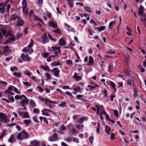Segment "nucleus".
Wrapping results in <instances>:
<instances>
[{"label":"nucleus","mask_w":146,"mask_h":146,"mask_svg":"<svg viewBox=\"0 0 146 146\" xmlns=\"http://www.w3.org/2000/svg\"><path fill=\"white\" fill-rule=\"evenodd\" d=\"M68 133L70 136H74L79 133V132L75 129L73 124H70L68 125Z\"/></svg>","instance_id":"1"},{"label":"nucleus","mask_w":146,"mask_h":146,"mask_svg":"<svg viewBox=\"0 0 146 146\" xmlns=\"http://www.w3.org/2000/svg\"><path fill=\"white\" fill-rule=\"evenodd\" d=\"M33 44V40L31 39L27 46L24 48L22 51L25 53L28 52L29 54H31L33 52V50L32 48Z\"/></svg>","instance_id":"2"},{"label":"nucleus","mask_w":146,"mask_h":146,"mask_svg":"<svg viewBox=\"0 0 146 146\" xmlns=\"http://www.w3.org/2000/svg\"><path fill=\"white\" fill-rule=\"evenodd\" d=\"M29 134L27 132L23 131L18 134L17 139L19 140L26 139L29 138Z\"/></svg>","instance_id":"3"},{"label":"nucleus","mask_w":146,"mask_h":146,"mask_svg":"<svg viewBox=\"0 0 146 146\" xmlns=\"http://www.w3.org/2000/svg\"><path fill=\"white\" fill-rule=\"evenodd\" d=\"M8 29V27H6L5 25H1L0 26V31L6 38H7L8 36H7V34L9 33Z\"/></svg>","instance_id":"4"},{"label":"nucleus","mask_w":146,"mask_h":146,"mask_svg":"<svg viewBox=\"0 0 146 146\" xmlns=\"http://www.w3.org/2000/svg\"><path fill=\"white\" fill-rule=\"evenodd\" d=\"M97 110L96 113L98 115L106 114V112L104 110V108L102 105L97 106Z\"/></svg>","instance_id":"5"},{"label":"nucleus","mask_w":146,"mask_h":146,"mask_svg":"<svg viewBox=\"0 0 146 146\" xmlns=\"http://www.w3.org/2000/svg\"><path fill=\"white\" fill-rule=\"evenodd\" d=\"M10 52V51L9 50V47L8 46H7L4 47L3 50H0V57L3 54L5 56L7 55Z\"/></svg>","instance_id":"6"},{"label":"nucleus","mask_w":146,"mask_h":146,"mask_svg":"<svg viewBox=\"0 0 146 146\" xmlns=\"http://www.w3.org/2000/svg\"><path fill=\"white\" fill-rule=\"evenodd\" d=\"M83 74L82 73L78 74L77 73L75 72L72 77L75 80L77 81H80L82 79Z\"/></svg>","instance_id":"7"},{"label":"nucleus","mask_w":146,"mask_h":146,"mask_svg":"<svg viewBox=\"0 0 146 146\" xmlns=\"http://www.w3.org/2000/svg\"><path fill=\"white\" fill-rule=\"evenodd\" d=\"M21 59L23 61H29L31 59V58L29 57L27 54L23 53L20 57Z\"/></svg>","instance_id":"8"},{"label":"nucleus","mask_w":146,"mask_h":146,"mask_svg":"<svg viewBox=\"0 0 146 146\" xmlns=\"http://www.w3.org/2000/svg\"><path fill=\"white\" fill-rule=\"evenodd\" d=\"M19 116H21L22 118H29L30 117L29 113L27 111H21L18 112Z\"/></svg>","instance_id":"9"},{"label":"nucleus","mask_w":146,"mask_h":146,"mask_svg":"<svg viewBox=\"0 0 146 146\" xmlns=\"http://www.w3.org/2000/svg\"><path fill=\"white\" fill-rule=\"evenodd\" d=\"M0 121L3 123H6L8 121L7 117L3 113H0Z\"/></svg>","instance_id":"10"},{"label":"nucleus","mask_w":146,"mask_h":146,"mask_svg":"<svg viewBox=\"0 0 146 146\" xmlns=\"http://www.w3.org/2000/svg\"><path fill=\"white\" fill-rule=\"evenodd\" d=\"M51 72L53 73V75L56 77H59L60 71L57 68H54L51 71Z\"/></svg>","instance_id":"11"},{"label":"nucleus","mask_w":146,"mask_h":146,"mask_svg":"<svg viewBox=\"0 0 146 146\" xmlns=\"http://www.w3.org/2000/svg\"><path fill=\"white\" fill-rule=\"evenodd\" d=\"M48 140L51 142H54L57 141L58 139V135L55 133L52 136L49 137L48 138Z\"/></svg>","instance_id":"12"},{"label":"nucleus","mask_w":146,"mask_h":146,"mask_svg":"<svg viewBox=\"0 0 146 146\" xmlns=\"http://www.w3.org/2000/svg\"><path fill=\"white\" fill-rule=\"evenodd\" d=\"M29 100L28 98L26 96L20 102V103L21 104V106H23L25 105H27L29 103Z\"/></svg>","instance_id":"13"},{"label":"nucleus","mask_w":146,"mask_h":146,"mask_svg":"<svg viewBox=\"0 0 146 146\" xmlns=\"http://www.w3.org/2000/svg\"><path fill=\"white\" fill-rule=\"evenodd\" d=\"M51 48L52 49V51L54 52L55 54H58V53L61 52L60 47L52 46Z\"/></svg>","instance_id":"14"},{"label":"nucleus","mask_w":146,"mask_h":146,"mask_svg":"<svg viewBox=\"0 0 146 146\" xmlns=\"http://www.w3.org/2000/svg\"><path fill=\"white\" fill-rule=\"evenodd\" d=\"M92 124L94 126L96 125V133H99L100 125L99 123L98 122L96 123V122H93L92 123Z\"/></svg>","instance_id":"15"},{"label":"nucleus","mask_w":146,"mask_h":146,"mask_svg":"<svg viewBox=\"0 0 146 146\" xmlns=\"http://www.w3.org/2000/svg\"><path fill=\"white\" fill-rule=\"evenodd\" d=\"M41 38L43 44H45L48 42V39L46 35H45L41 36Z\"/></svg>","instance_id":"16"},{"label":"nucleus","mask_w":146,"mask_h":146,"mask_svg":"<svg viewBox=\"0 0 146 146\" xmlns=\"http://www.w3.org/2000/svg\"><path fill=\"white\" fill-rule=\"evenodd\" d=\"M125 81L127 82V84L130 86V87L132 86V84L134 87V83L133 81V79L131 78L130 79H127L125 80Z\"/></svg>","instance_id":"17"},{"label":"nucleus","mask_w":146,"mask_h":146,"mask_svg":"<svg viewBox=\"0 0 146 146\" xmlns=\"http://www.w3.org/2000/svg\"><path fill=\"white\" fill-rule=\"evenodd\" d=\"M87 65L88 66H92L94 65V58L91 56H90L89 57L88 62Z\"/></svg>","instance_id":"18"},{"label":"nucleus","mask_w":146,"mask_h":146,"mask_svg":"<svg viewBox=\"0 0 146 146\" xmlns=\"http://www.w3.org/2000/svg\"><path fill=\"white\" fill-rule=\"evenodd\" d=\"M31 144L32 146H40V142L36 140H34L31 141Z\"/></svg>","instance_id":"19"},{"label":"nucleus","mask_w":146,"mask_h":146,"mask_svg":"<svg viewBox=\"0 0 146 146\" xmlns=\"http://www.w3.org/2000/svg\"><path fill=\"white\" fill-rule=\"evenodd\" d=\"M106 83L108 85H110L114 90H115V84L113 82L111 81H107Z\"/></svg>","instance_id":"20"},{"label":"nucleus","mask_w":146,"mask_h":146,"mask_svg":"<svg viewBox=\"0 0 146 146\" xmlns=\"http://www.w3.org/2000/svg\"><path fill=\"white\" fill-rule=\"evenodd\" d=\"M41 112L42 113V114L43 115L46 116H49V114L48 113V109H47L44 108L41 111Z\"/></svg>","instance_id":"21"},{"label":"nucleus","mask_w":146,"mask_h":146,"mask_svg":"<svg viewBox=\"0 0 146 146\" xmlns=\"http://www.w3.org/2000/svg\"><path fill=\"white\" fill-rule=\"evenodd\" d=\"M25 96L24 94L21 95H17L15 96V98L16 100H22L25 97Z\"/></svg>","instance_id":"22"},{"label":"nucleus","mask_w":146,"mask_h":146,"mask_svg":"<svg viewBox=\"0 0 146 146\" xmlns=\"http://www.w3.org/2000/svg\"><path fill=\"white\" fill-rule=\"evenodd\" d=\"M5 8V4L1 3L0 4V11L1 13L3 14L4 12Z\"/></svg>","instance_id":"23"},{"label":"nucleus","mask_w":146,"mask_h":146,"mask_svg":"<svg viewBox=\"0 0 146 146\" xmlns=\"http://www.w3.org/2000/svg\"><path fill=\"white\" fill-rule=\"evenodd\" d=\"M24 24V22L22 19H18L17 22V27L23 26Z\"/></svg>","instance_id":"24"},{"label":"nucleus","mask_w":146,"mask_h":146,"mask_svg":"<svg viewBox=\"0 0 146 146\" xmlns=\"http://www.w3.org/2000/svg\"><path fill=\"white\" fill-rule=\"evenodd\" d=\"M8 141L11 143H13L15 142V136L12 135L8 140Z\"/></svg>","instance_id":"25"},{"label":"nucleus","mask_w":146,"mask_h":146,"mask_svg":"<svg viewBox=\"0 0 146 146\" xmlns=\"http://www.w3.org/2000/svg\"><path fill=\"white\" fill-rule=\"evenodd\" d=\"M144 10V7L141 5L140 6L138 10V14L139 15H141L143 14Z\"/></svg>","instance_id":"26"},{"label":"nucleus","mask_w":146,"mask_h":146,"mask_svg":"<svg viewBox=\"0 0 146 146\" xmlns=\"http://www.w3.org/2000/svg\"><path fill=\"white\" fill-rule=\"evenodd\" d=\"M7 36H8L7 37H9V38L10 40L13 41L15 40V38H14V36L12 33H8L7 34Z\"/></svg>","instance_id":"27"},{"label":"nucleus","mask_w":146,"mask_h":146,"mask_svg":"<svg viewBox=\"0 0 146 146\" xmlns=\"http://www.w3.org/2000/svg\"><path fill=\"white\" fill-rule=\"evenodd\" d=\"M66 44L65 41L63 39V38H60L58 41V44L59 45L63 46L65 45Z\"/></svg>","instance_id":"28"},{"label":"nucleus","mask_w":146,"mask_h":146,"mask_svg":"<svg viewBox=\"0 0 146 146\" xmlns=\"http://www.w3.org/2000/svg\"><path fill=\"white\" fill-rule=\"evenodd\" d=\"M101 92L103 94H104V95L103 96V97L104 98L107 97L108 95V93L107 90H106L104 88H102V90H101Z\"/></svg>","instance_id":"29"},{"label":"nucleus","mask_w":146,"mask_h":146,"mask_svg":"<svg viewBox=\"0 0 146 146\" xmlns=\"http://www.w3.org/2000/svg\"><path fill=\"white\" fill-rule=\"evenodd\" d=\"M51 65L54 66H60V67L61 68H62V64L58 61L57 62H56L55 61L54 62L51 63Z\"/></svg>","instance_id":"30"},{"label":"nucleus","mask_w":146,"mask_h":146,"mask_svg":"<svg viewBox=\"0 0 146 146\" xmlns=\"http://www.w3.org/2000/svg\"><path fill=\"white\" fill-rule=\"evenodd\" d=\"M41 68L44 71L49 72L50 71V68L47 65H43L41 66Z\"/></svg>","instance_id":"31"},{"label":"nucleus","mask_w":146,"mask_h":146,"mask_svg":"<svg viewBox=\"0 0 146 146\" xmlns=\"http://www.w3.org/2000/svg\"><path fill=\"white\" fill-rule=\"evenodd\" d=\"M53 32L56 34L58 36H60L61 35V32L60 29L58 28L55 30H52Z\"/></svg>","instance_id":"32"},{"label":"nucleus","mask_w":146,"mask_h":146,"mask_svg":"<svg viewBox=\"0 0 146 146\" xmlns=\"http://www.w3.org/2000/svg\"><path fill=\"white\" fill-rule=\"evenodd\" d=\"M12 74L18 78H20L22 76V73L20 72H14Z\"/></svg>","instance_id":"33"},{"label":"nucleus","mask_w":146,"mask_h":146,"mask_svg":"<svg viewBox=\"0 0 146 146\" xmlns=\"http://www.w3.org/2000/svg\"><path fill=\"white\" fill-rule=\"evenodd\" d=\"M49 26L55 29L57 27V24L54 23L53 21H50L48 23Z\"/></svg>","instance_id":"34"},{"label":"nucleus","mask_w":146,"mask_h":146,"mask_svg":"<svg viewBox=\"0 0 146 146\" xmlns=\"http://www.w3.org/2000/svg\"><path fill=\"white\" fill-rule=\"evenodd\" d=\"M106 132L108 135L110 134L111 128L109 126L106 125L105 127Z\"/></svg>","instance_id":"35"},{"label":"nucleus","mask_w":146,"mask_h":146,"mask_svg":"<svg viewBox=\"0 0 146 146\" xmlns=\"http://www.w3.org/2000/svg\"><path fill=\"white\" fill-rule=\"evenodd\" d=\"M29 15L30 17H33V16L34 18H38L37 16L34 15L33 10H31L30 11Z\"/></svg>","instance_id":"36"},{"label":"nucleus","mask_w":146,"mask_h":146,"mask_svg":"<svg viewBox=\"0 0 146 146\" xmlns=\"http://www.w3.org/2000/svg\"><path fill=\"white\" fill-rule=\"evenodd\" d=\"M76 128L79 130L81 131H83L84 129V125H83L77 124L76 125Z\"/></svg>","instance_id":"37"},{"label":"nucleus","mask_w":146,"mask_h":146,"mask_svg":"<svg viewBox=\"0 0 146 146\" xmlns=\"http://www.w3.org/2000/svg\"><path fill=\"white\" fill-rule=\"evenodd\" d=\"M5 94L9 96V95H14L15 94L12 92L10 90H7L5 91Z\"/></svg>","instance_id":"38"},{"label":"nucleus","mask_w":146,"mask_h":146,"mask_svg":"<svg viewBox=\"0 0 146 146\" xmlns=\"http://www.w3.org/2000/svg\"><path fill=\"white\" fill-rule=\"evenodd\" d=\"M73 90L75 92L80 93L82 92L81 88L80 86L78 87L77 88H74Z\"/></svg>","instance_id":"39"},{"label":"nucleus","mask_w":146,"mask_h":146,"mask_svg":"<svg viewBox=\"0 0 146 146\" xmlns=\"http://www.w3.org/2000/svg\"><path fill=\"white\" fill-rule=\"evenodd\" d=\"M24 123L26 125V126L29 125L31 123V120L30 119L25 120H24Z\"/></svg>","instance_id":"40"},{"label":"nucleus","mask_w":146,"mask_h":146,"mask_svg":"<svg viewBox=\"0 0 146 146\" xmlns=\"http://www.w3.org/2000/svg\"><path fill=\"white\" fill-rule=\"evenodd\" d=\"M22 9L26 8L27 7V2L26 0H23L22 3Z\"/></svg>","instance_id":"41"},{"label":"nucleus","mask_w":146,"mask_h":146,"mask_svg":"<svg viewBox=\"0 0 146 146\" xmlns=\"http://www.w3.org/2000/svg\"><path fill=\"white\" fill-rule=\"evenodd\" d=\"M13 95H9L7 96V98L11 102H13L14 101V97L12 96Z\"/></svg>","instance_id":"42"},{"label":"nucleus","mask_w":146,"mask_h":146,"mask_svg":"<svg viewBox=\"0 0 146 146\" xmlns=\"http://www.w3.org/2000/svg\"><path fill=\"white\" fill-rule=\"evenodd\" d=\"M113 114H114L115 116L118 117V111L116 110H113L112 111Z\"/></svg>","instance_id":"43"},{"label":"nucleus","mask_w":146,"mask_h":146,"mask_svg":"<svg viewBox=\"0 0 146 146\" xmlns=\"http://www.w3.org/2000/svg\"><path fill=\"white\" fill-rule=\"evenodd\" d=\"M85 120L86 121V119L85 117L81 118L77 120V122L80 123H82Z\"/></svg>","instance_id":"44"},{"label":"nucleus","mask_w":146,"mask_h":146,"mask_svg":"<svg viewBox=\"0 0 146 146\" xmlns=\"http://www.w3.org/2000/svg\"><path fill=\"white\" fill-rule=\"evenodd\" d=\"M45 76L46 77L47 80L48 81L49 80H51V76L49 73H46Z\"/></svg>","instance_id":"45"},{"label":"nucleus","mask_w":146,"mask_h":146,"mask_svg":"<svg viewBox=\"0 0 146 146\" xmlns=\"http://www.w3.org/2000/svg\"><path fill=\"white\" fill-rule=\"evenodd\" d=\"M30 105L31 106L32 108H34L36 107V105L35 102L32 100H31L30 102Z\"/></svg>","instance_id":"46"},{"label":"nucleus","mask_w":146,"mask_h":146,"mask_svg":"<svg viewBox=\"0 0 146 146\" xmlns=\"http://www.w3.org/2000/svg\"><path fill=\"white\" fill-rule=\"evenodd\" d=\"M49 55V54L48 52L43 53L41 54L42 56L44 58H47Z\"/></svg>","instance_id":"47"},{"label":"nucleus","mask_w":146,"mask_h":146,"mask_svg":"<svg viewBox=\"0 0 146 146\" xmlns=\"http://www.w3.org/2000/svg\"><path fill=\"white\" fill-rule=\"evenodd\" d=\"M66 102L65 101H64L61 104H59L58 106L59 107H60L62 108H64L66 106Z\"/></svg>","instance_id":"48"},{"label":"nucleus","mask_w":146,"mask_h":146,"mask_svg":"<svg viewBox=\"0 0 146 146\" xmlns=\"http://www.w3.org/2000/svg\"><path fill=\"white\" fill-rule=\"evenodd\" d=\"M66 64L68 65H72L73 62L72 61L70 60H67L66 61Z\"/></svg>","instance_id":"49"},{"label":"nucleus","mask_w":146,"mask_h":146,"mask_svg":"<svg viewBox=\"0 0 146 146\" xmlns=\"http://www.w3.org/2000/svg\"><path fill=\"white\" fill-rule=\"evenodd\" d=\"M69 32H73L74 33L76 32V30L74 28L72 27L71 26L69 27L68 29H66Z\"/></svg>","instance_id":"50"},{"label":"nucleus","mask_w":146,"mask_h":146,"mask_svg":"<svg viewBox=\"0 0 146 146\" xmlns=\"http://www.w3.org/2000/svg\"><path fill=\"white\" fill-rule=\"evenodd\" d=\"M115 21H111L109 24V29H111L113 25L115 24Z\"/></svg>","instance_id":"51"},{"label":"nucleus","mask_w":146,"mask_h":146,"mask_svg":"<svg viewBox=\"0 0 146 146\" xmlns=\"http://www.w3.org/2000/svg\"><path fill=\"white\" fill-rule=\"evenodd\" d=\"M0 84L4 87H5L7 84V83L4 81L2 80L0 81Z\"/></svg>","instance_id":"52"},{"label":"nucleus","mask_w":146,"mask_h":146,"mask_svg":"<svg viewBox=\"0 0 146 146\" xmlns=\"http://www.w3.org/2000/svg\"><path fill=\"white\" fill-rule=\"evenodd\" d=\"M84 96V95H77L76 96V98L82 101H83V100L82 98Z\"/></svg>","instance_id":"53"},{"label":"nucleus","mask_w":146,"mask_h":146,"mask_svg":"<svg viewBox=\"0 0 146 146\" xmlns=\"http://www.w3.org/2000/svg\"><path fill=\"white\" fill-rule=\"evenodd\" d=\"M137 90L135 88L133 89V96L135 99H136L137 96Z\"/></svg>","instance_id":"54"},{"label":"nucleus","mask_w":146,"mask_h":146,"mask_svg":"<svg viewBox=\"0 0 146 146\" xmlns=\"http://www.w3.org/2000/svg\"><path fill=\"white\" fill-rule=\"evenodd\" d=\"M33 112L34 113L39 114L40 111L38 109L34 108L33 110Z\"/></svg>","instance_id":"55"},{"label":"nucleus","mask_w":146,"mask_h":146,"mask_svg":"<svg viewBox=\"0 0 146 146\" xmlns=\"http://www.w3.org/2000/svg\"><path fill=\"white\" fill-rule=\"evenodd\" d=\"M45 103L44 104L45 105H47V104H49L48 103H51L52 101L46 98L45 100Z\"/></svg>","instance_id":"56"},{"label":"nucleus","mask_w":146,"mask_h":146,"mask_svg":"<svg viewBox=\"0 0 146 146\" xmlns=\"http://www.w3.org/2000/svg\"><path fill=\"white\" fill-rule=\"evenodd\" d=\"M84 9L85 11L88 12H90L91 11V8L87 6H86L84 7Z\"/></svg>","instance_id":"57"},{"label":"nucleus","mask_w":146,"mask_h":146,"mask_svg":"<svg viewBox=\"0 0 146 146\" xmlns=\"http://www.w3.org/2000/svg\"><path fill=\"white\" fill-rule=\"evenodd\" d=\"M105 28V27L104 26L102 27H98L97 28V30L99 32L104 30Z\"/></svg>","instance_id":"58"},{"label":"nucleus","mask_w":146,"mask_h":146,"mask_svg":"<svg viewBox=\"0 0 146 146\" xmlns=\"http://www.w3.org/2000/svg\"><path fill=\"white\" fill-rule=\"evenodd\" d=\"M5 7L6 9V11L7 12H8L9 11V9L11 8V6L9 4H8L7 6L5 5Z\"/></svg>","instance_id":"59"},{"label":"nucleus","mask_w":146,"mask_h":146,"mask_svg":"<svg viewBox=\"0 0 146 146\" xmlns=\"http://www.w3.org/2000/svg\"><path fill=\"white\" fill-rule=\"evenodd\" d=\"M18 69L16 66H14L13 68H11L10 70L12 72L14 71H15L17 70Z\"/></svg>","instance_id":"60"},{"label":"nucleus","mask_w":146,"mask_h":146,"mask_svg":"<svg viewBox=\"0 0 146 146\" xmlns=\"http://www.w3.org/2000/svg\"><path fill=\"white\" fill-rule=\"evenodd\" d=\"M38 98L40 100V101L42 102H43L44 101H45L46 98H44L40 96H38Z\"/></svg>","instance_id":"61"},{"label":"nucleus","mask_w":146,"mask_h":146,"mask_svg":"<svg viewBox=\"0 0 146 146\" xmlns=\"http://www.w3.org/2000/svg\"><path fill=\"white\" fill-rule=\"evenodd\" d=\"M23 84L26 86H30L31 85V84L27 82H23Z\"/></svg>","instance_id":"62"},{"label":"nucleus","mask_w":146,"mask_h":146,"mask_svg":"<svg viewBox=\"0 0 146 146\" xmlns=\"http://www.w3.org/2000/svg\"><path fill=\"white\" fill-rule=\"evenodd\" d=\"M79 115H74L72 117L73 119L74 120H76L78 118Z\"/></svg>","instance_id":"63"},{"label":"nucleus","mask_w":146,"mask_h":146,"mask_svg":"<svg viewBox=\"0 0 146 146\" xmlns=\"http://www.w3.org/2000/svg\"><path fill=\"white\" fill-rule=\"evenodd\" d=\"M141 21L144 23L145 28L146 29V19H141Z\"/></svg>","instance_id":"64"}]
</instances>
